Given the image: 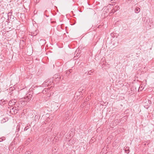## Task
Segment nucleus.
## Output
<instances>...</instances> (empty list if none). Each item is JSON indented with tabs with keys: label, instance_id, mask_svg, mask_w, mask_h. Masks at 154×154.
<instances>
[{
	"label": "nucleus",
	"instance_id": "4",
	"mask_svg": "<svg viewBox=\"0 0 154 154\" xmlns=\"http://www.w3.org/2000/svg\"><path fill=\"white\" fill-rule=\"evenodd\" d=\"M50 82L51 81L49 80H46L42 84V86H48Z\"/></svg>",
	"mask_w": 154,
	"mask_h": 154
},
{
	"label": "nucleus",
	"instance_id": "2",
	"mask_svg": "<svg viewBox=\"0 0 154 154\" xmlns=\"http://www.w3.org/2000/svg\"><path fill=\"white\" fill-rule=\"evenodd\" d=\"M146 23L147 25L149 26L150 27L153 26V23L152 20L150 19H147L146 20Z\"/></svg>",
	"mask_w": 154,
	"mask_h": 154
},
{
	"label": "nucleus",
	"instance_id": "17",
	"mask_svg": "<svg viewBox=\"0 0 154 154\" xmlns=\"http://www.w3.org/2000/svg\"><path fill=\"white\" fill-rule=\"evenodd\" d=\"M40 118V117L38 115H35V117L34 120H36V119H38Z\"/></svg>",
	"mask_w": 154,
	"mask_h": 154
},
{
	"label": "nucleus",
	"instance_id": "32",
	"mask_svg": "<svg viewBox=\"0 0 154 154\" xmlns=\"http://www.w3.org/2000/svg\"><path fill=\"white\" fill-rule=\"evenodd\" d=\"M110 6H112V5H110Z\"/></svg>",
	"mask_w": 154,
	"mask_h": 154
},
{
	"label": "nucleus",
	"instance_id": "3",
	"mask_svg": "<svg viewBox=\"0 0 154 154\" xmlns=\"http://www.w3.org/2000/svg\"><path fill=\"white\" fill-rule=\"evenodd\" d=\"M8 109H10V112L12 115L15 114L17 113L16 112H15V110H14V107L11 106L10 107H8Z\"/></svg>",
	"mask_w": 154,
	"mask_h": 154
},
{
	"label": "nucleus",
	"instance_id": "18",
	"mask_svg": "<svg viewBox=\"0 0 154 154\" xmlns=\"http://www.w3.org/2000/svg\"><path fill=\"white\" fill-rule=\"evenodd\" d=\"M5 140V138L4 137H2L1 138H0V142H1L3 140Z\"/></svg>",
	"mask_w": 154,
	"mask_h": 154
},
{
	"label": "nucleus",
	"instance_id": "29",
	"mask_svg": "<svg viewBox=\"0 0 154 154\" xmlns=\"http://www.w3.org/2000/svg\"><path fill=\"white\" fill-rule=\"evenodd\" d=\"M66 73H67V74H69V71H66Z\"/></svg>",
	"mask_w": 154,
	"mask_h": 154
},
{
	"label": "nucleus",
	"instance_id": "7",
	"mask_svg": "<svg viewBox=\"0 0 154 154\" xmlns=\"http://www.w3.org/2000/svg\"><path fill=\"white\" fill-rule=\"evenodd\" d=\"M45 40L44 39H41L39 41V44L42 46H43L45 43Z\"/></svg>",
	"mask_w": 154,
	"mask_h": 154
},
{
	"label": "nucleus",
	"instance_id": "8",
	"mask_svg": "<svg viewBox=\"0 0 154 154\" xmlns=\"http://www.w3.org/2000/svg\"><path fill=\"white\" fill-rule=\"evenodd\" d=\"M108 7L109 6H108L107 7H104L103 8V13H104V14H105L104 13H107L109 12V9Z\"/></svg>",
	"mask_w": 154,
	"mask_h": 154
},
{
	"label": "nucleus",
	"instance_id": "24",
	"mask_svg": "<svg viewBox=\"0 0 154 154\" xmlns=\"http://www.w3.org/2000/svg\"><path fill=\"white\" fill-rule=\"evenodd\" d=\"M40 0H34V1L35 2H36V3H38L39 2Z\"/></svg>",
	"mask_w": 154,
	"mask_h": 154
},
{
	"label": "nucleus",
	"instance_id": "6",
	"mask_svg": "<svg viewBox=\"0 0 154 154\" xmlns=\"http://www.w3.org/2000/svg\"><path fill=\"white\" fill-rule=\"evenodd\" d=\"M20 131V128L19 127L17 128L16 131L15 133L16 134V136H15V138L17 139V138H18L20 136V134L18 133L19 131Z\"/></svg>",
	"mask_w": 154,
	"mask_h": 154
},
{
	"label": "nucleus",
	"instance_id": "16",
	"mask_svg": "<svg viewBox=\"0 0 154 154\" xmlns=\"http://www.w3.org/2000/svg\"><path fill=\"white\" fill-rule=\"evenodd\" d=\"M115 12H116V11H114V9H112V10H111V12H110L109 14L110 15H111L113 14H114Z\"/></svg>",
	"mask_w": 154,
	"mask_h": 154
},
{
	"label": "nucleus",
	"instance_id": "25",
	"mask_svg": "<svg viewBox=\"0 0 154 154\" xmlns=\"http://www.w3.org/2000/svg\"><path fill=\"white\" fill-rule=\"evenodd\" d=\"M72 71V69H70L69 70V74L70 73H71V72Z\"/></svg>",
	"mask_w": 154,
	"mask_h": 154
},
{
	"label": "nucleus",
	"instance_id": "19",
	"mask_svg": "<svg viewBox=\"0 0 154 154\" xmlns=\"http://www.w3.org/2000/svg\"><path fill=\"white\" fill-rule=\"evenodd\" d=\"M17 91L15 89L12 90V91H11L10 92V93H11V95H13L12 94H13L14 92H16Z\"/></svg>",
	"mask_w": 154,
	"mask_h": 154
},
{
	"label": "nucleus",
	"instance_id": "1",
	"mask_svg": "<svg viewBox=\"0 0 154 154\" xmlns=\"http://www.w3.org/2000/svg\"><path fill=\"white\" fill-rule=\"evenodd\" d=\"M17 103V100L15 99H12L10 100L8 103V105L10 106H13L15 104Z\"/></svg>",
	"mask_w": 154,
	"mask_h": 154
},
{
	"label": "nucleus",
	"instance_id": "13",
	"mask_svg": "<svg viewBox=\"0 0 154 154\" xmlns=\"http://www.w3.org/2000/svg\"><path fill=\"white\" fill-rule=\"evenodd\" d=\"M14 110H15V112H17V113L18 110H19V107H16V106H14Z\"/></svg>",
	"mask_w": 154,
	"mask_h": 154
},
{
	"label": "nucleus",
	"instance_id": "9",
	"mask_svg": "<svg viewBox=\"0 0 154 154\" xmlns=\"http://www.w3.org/2000/svg\"><path fill=\"white\" fill-rule=\"evenodd\" d=\"M32 95L31 94H29L27 97H26V99L28 101H29L31 100L32 98Z\"/></svg>",
	"mask_w": 154,
	"mask_h": 154
},
{
	"label": "nucleus",
	"instance_id": "23",
	"mask_svg": "<svg viewBox=\"0 0 154 154\" xmlns=\"http://www.w3.org/2000/svg\"><path fill=\"white\" fill-rule=\"evenodd\" d=\"M30 151H27L24 154H30Z\"/></svg>",
	"mask_w": 154,
	"mask_h": 154
},
{
	"label": "nucleus",
	"instance_id": "33",
	"mask_svg": "<svg viewBox=\"0 0 154 154\" xmlns=\"http://www.w3.org/2000/svg\"><path fill=\"white\" fill-rule=\"evenodd\" d=\"M46 17H48V16H47V15H46Z\"/></svg>",
	"mask_w": 154,
	"mask_h": 154
},
{
	"label": "nucleus",
	"instance_id": "10",
	"mask_svg": "<svg viewBox=\"0 0 154 154\" xmlns=\"http://www.w3.org/2000/svg\"><path fill=\"white\" fill-rule=\"evenodd\" d=\"M140 11V9L139 8H136L134 10L135 12L136 13H138Z\"/></svg>",
	"mask_w": 154,
	"mask_h": 154
},
{
	"label": "nucleus",
	"instance_id": "27",
	"mask_svg": "<svg viewBox=\"0 0 154 154\" xmlns=\"http://www.w3.org/2000/svg\"><path fill=\"white\" fill-rule=\"evenodd\" d=\"M87 103V101H85V102L83 103V104L84 105L85 104Z\"/></svg>",
	"mask_w": 154,
	"mask_h": 154
},
{
	"label": "nucleus",
	"instance_id": "15",
	"mask_svg": "<svg viewBox=\"0 0 154 154\" xmlns=\"http://www.w3.org/2000/svg\"><path fill=\"white\" fill-rule=\"evenodd\" d=\"M93 71L92 70H91L88 72H85V74H87L88 75H90L91 74V73H92Z\"/></svg>",
	"mask_w": 154,
	"mask_h": 154
},
{
	"label": "nucleus",
	"instance_id": "22",
	"mask_svg": "<svg viewBox=\"0 0 154 154\" xmlns=\"http://www.w3.org/2000/svg\"><path fill=\"white\" fill-rule=\"evenodd\" d=\"M125 152L127 153H129V152H130V150L129 149H127V150H125Z\"/></svg>",
	"mask_w": 154,
	"mask_h": 154
},
{
	"label": "nucleus",
	"instance_id": "5",
	"mask_svg": "<svg viewBox=\"0 0 154 154\" xmlns=\"http://www.w3.org/2000/svg\"><path fill=\"white\" fill-rule=\"evenodd\" d=\"M8 103V101L7 100H4V99L0 100V104L2 106Z\"/></svg>",
	"mask_w": 154,
	"mask_h": 154
},
{
	"label": "nucleus",
	"instance_id": "20",
	"mask_svg": "<svg viewBox=\"0 0 154 154\" xmlns=\"http://www.w3.org/2000/svg\"><path fill=\"white\" fill-rule=\"evenodd\" d=\"M14 105H15V106H16V107H19L20 105L19 103H15V104Z\"/></svg>",
	"mask_w": 154,
	"mask_h": 154
},
{
	"label": "nucleus",
	"instance_id": "30",
	"mask_svg": "<svg viewBox=\"0 0 154 154\" xmlns=\"http://www.w3.org/2000/svg\"><path fill=\"white\" fill-rule=\"evenodd\" d=\"M128 1L129 2H131V0H128Z\"/></svg>",
	"mask_w": 154,
	"mask_h": 154
},
{
	"label": "nucleus",
	"instance_id": "26",
	"mask_svg": "<svg viewBox=\"0 0 154 154\" xmlns=\"http://www.w3.org/2000/svg\"><path fill=\"white\" fill-rule=\"evenodd\" d=\"M27 127H26L24 129V131H26L28 129Z\"/></svg>",
	"mask_w": 154,
	"mask_h": 154
},
{
	"label": "nucleus",
	"instance_id": "11",
	"mask_svg": "<svg viewBox=\"0 0 154 154\" xmlns=\"http://www.w3.org/2000/svg\"><path fill=\"white\" fill-rule=\"evenodd\" d=\"M38 30H36L35 31V32L32 33V35L33 36H35L36 35L38 32Z\"/></svg>",
	"mask_w": 154,
	"mask_h": 154
},
{
	"label": "nucleus",
	"instance_id": "31",
	"mask_svg": "<svg viewBox=\"0 0 154 154\" xmlns=\"http://www.w3.org/2000/svg\"><path fill=\"white\" fill-rule=\"evenodd\" d=\"M46 11H47V10H46V11H45L44 13H46Z\"/></svg>",
	"mask_w": 154,
	"mask_h": 154
},
{
	"label": "nucleus",
	"instance_id": "21",
	"mask_svg": "<svg viewBox=\"0 0 154 154\" xmlns=\"http://www.w3.org/2000/svg\"><path fill=\"white\" fill-rule=\"evenodd\" d=\"M83 88L82 87H81L78 90L79 92L81 91V90H83Z\"/></svg>",
	"mask_w": 154,
	"mask_h": 154
},
{
	"label": "nucleus",
	"instance_id": "12",
	"mask_svg": "<svg viewBox=\"0 0 154 154\" xmlns=\"http://www.w3.org/2000/svg\"><path fill=\"white\" fill-rule=\"evenodd\" d=\"M113 9L114 11H116L119 9V6H116L113 8Z\"/></svg>",
	"mask_w": 154,
	"mask_h": 154
},
{
	"label": "nucleus",
	"instance_id": "28",
	"mask_svg": "<svg viewBox=\"0 0 154 154\" xmlns=\"http://www.w3.org/2000/svg\"><path fill=\"white\" fill-rule=\"evenodd\" d=\"M68 114V112H66V115H67Z\"/></svg>",
	"mask_w": 154,
	"mask_h": 154
},
{
	"label": "nucleus",
	"instance_id": "14",
	"mask_svg": "<svg viewBox=\"0 0 154 154\" xmlns=\"http://www.w3.org/2000/svg\"><path fill=\"white\" fill-rule=\"evenodd\" d=\"M8 120L7 118H3L1 121V123H4L6 122V121Z\"/></svg>",
	"mask_w": 154,
	"mask_h": 154
}]
</instances>
